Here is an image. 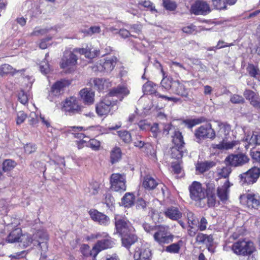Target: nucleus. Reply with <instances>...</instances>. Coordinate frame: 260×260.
Returning a JSON list of instances; mask_svg holds the SVG:
<instances>
[{
  "label": "nucleus",
  "instance_id": "c9c22d12",
  "mask_svg": "<svg viewBox=\"0 0 260 260\" xmlns=\"http://www.w3.org/2000/svg\"><path fill=\"white\" fill-rule=\"evenodd\" d=\"M160 66L161 67V72L164 76V78L161 81V85L162 87L166 90H169L170 89H172L173 84L175 81L173 80L172 78L165 77L164 76L165 73L161 66L160 65Z\"/></svg>",
  "mask_w": 260,
  "mask_h": 260
},
{
  "label": "nucleus",
  "instance_id": "f257e3e1",
  "mask_svg": "<svg viewBox=\"0 0 260 260\" xmlns=\"http://www.w3.org/2000/svg\"><path fill=\"white\" fill-rule=\"evenodd\" d=\"M48 235L43 231H38L34 234V245L37 246L41 255L45 258L48 251Z\"/></svg>",
  "mask_w": 260,
  "mask_h": 260
},
{
  "label": "nucleus",
  "instance_id": "c756f323",
  "mask_svg": "<svg viewBox=\"0 0 260 260\" xmlns=\"http://www.w3.org/2000/svg\"><path fill=\"white\" fill-rule=\"evenodd\" d=\"M91 84H93L94 87L99 91H102L108 87V82L106 80L101 78H94L90 80Z\"/></svg>",
  "mask_w": 260,
  "mask_h": 260
},
{
  "label": "nucleus",
  "instance_id": "f3484780",
  "mask_svg": "<svg viewBox=\"0 0 260 260\" xmlns=\"http://www.w3.org/2000/svg\"><path fill=\"white\" fill-rule=\"evenodd\" d=\"M70 84V82L66 80H61L56 82L51 87L48 99L49 101H53L54 98L59 96L63 92L64 88L69 86Z\"/></svg>",
  "mask_w": 260,
  "mask_h": 260
},
{
  "label": "nucleus",
  "instance_id": "9d476101",
  "mask_svg": "<svg viewBox=\"0 0 260 260\" xmlns=\"http://www.w3.org/2000/svg\"><path fill=\"white\" fill-rule=\"evenodd\" d=\"M77 62V57L73 52H66L61 59L60 67L66 72H71L75 69Z\"/></svg>",
  "mask_w": 260,
  "mask_h": 260
},
{
  "label": "nucleus",
  "instance_id": "473e14b6",
  "mask_svg": "<svg viewBox=\"0 0 260 260\" xmlns=\"http://www.w3.org/2000/svg\"><path fill=\"white\" fill-rule=\"evenodd\" d=\"M172 138V141L175 146L184 147L185 143L183 137L179 131H174Z\"/></svg>",
  "mask_w": 260,
  "mask_h": 260
},
{
  "label": "nucleus",
  "instance_id": "0eeeda50",
  "mask_svg": "<svg viewBox=\"0 0 260 260\" xmlns=\"http://www.w3.org/2000/svg\"><path fill=\"white\" fill-rule=\"evenodd\" d=\"M260 176V168L254 167L247 172L239 175L240 182L242 184H253Z\"/></svg>",
  "mask_w": 260,
  "mask_h": 260
},
{
  "label": "nucleus",
  "instance_id": "7c9ffc66",
  "mask_svg": "<svg viewBox=\"0 0 260 260\" xmlns=\"http://www.w3.org/2000/svg\"><path fill=\"white\" fill-rule=\"evenodd\" d=\"M215 163L212 161H206L198 163L196 165V170L200 173H203L215 166Z\"/></svg>",
  "mask_w": 260,
  "mask_h": 260
},
{
  "label": "nucleus",
  "instance_id": "a19ab883",
  "mask_svg": "<svg viewBox=\"0 0 260 260\" xmlns=\"http://www.w3.org/2000/svg\"><path fill=\"white\" fill-rule=\"evenodd\" d=\"M183 148L182 147L174 146L171 149V155L172 158L179 159L181 158L183 155Z\"/></svg>",
  "mask_w": 260,
  "mask_h": 260
},
{
  "label": "nucleus",
  "instance_id": "dca6fc26",
  "mask_svg": "<svg viewBox=\"0 0 260 260\" xmlns=\"http://www.w3.org/2000/svg\"><path fill=\"white\" fill-rule=\"evenodd\" d=\"M190 11L196 15H206L211 12V9L207 2L199 0L191 5Z\"/></svg>",
  "mask_w": 260,
  "mask_h": 260
},
{
  "label": "nucleus",
  "instance_id": "09e8293b",
  "mask_svg": "<svg viewBox=\"0 0 260 260\" xmlns=\"http://www.w3.org/2000/svg\"><path fill=\"white\" fill-rule=\"evenodd\" d=\"M100 185L97 182H92L88 187L89 192L92 195L96 194L99 192Z\"/></svg>",
  "mask_w": 260,
  "mask_h": 260
},
{
  "label": "nucleus",
  "instance_id": "c03bdc74",
  "mask_svg": "<svg viewBox=\"0 0 260 260\" xmlns=\"http://www.w3.org/2000/svg\"><path fill=\"white\" fill-rule=\"evenodd\" d=\"M182 241L179 240L178 242L172 244L166 247V250L170 253H177L179 252L182 245Z\"/></svg>",
  "mask_w": 260,
  "mask_h": 260
},
{
  "label": "nucleus",
  "instance_id": "e433bc0d",
  "mask_svg": "<svg viewBox=\"0 0 260 260\" xmlns=\"http://www.w3.org/2000/svg\"><path fill=\"white\" fill-rule=\"evenodd\" d=\"M218 126L220 129L218 132V135L222 137V139H226L227 136L229 134L231 131V127L229 124H225L222 123H219Z\"/></svg>",
  "mask_w": 260,
  "mask_h": 260
},
{
  "label": "nucleus",
  "instance_id": "0e129e2a",
  "mask_svg": "<svg viewBox=\"0 0 260 260\" xmlns=\"http://www.w3.org/2000/svg\"><path fill=\"white\" fill-rule=\"evenodd\" d=\"M147 206V203L142 199H139L136 202V208L137 209L145 210Z\"/></svg>",
  "mask_w": 260,
  "mask_h": 260
},
{
  "label": "nucleus",
  "instance_id": "f8f14e48",
  "mask_svg": "<svg viewBox=\"0 0 260 260\" xmlns=\"http://www.w3.org/2000/svg\"><path fill=\"white\" fill-rule=\"evenodd\" d=\"M108 96L103 99L96 105V112L100 116H106L110 112L111 108L115 105V102Z\"/></svg>",
  "mask_w": 260,
  "mask_h": 260
},
{
  "label": "nucleus",
  "instance_id": "f03ea898",
  "mask_svg": "<svg viewBox=\"0 0 260 260\" xmlns=\"http://www.w3.org/2000/svg\"><path fill=\"white\" fill-rule=\"evenodd\" d=\"M101 131L100 126H89L85 127L80 126H71L69 128L68 132L74 136L76 138L79 139H83L86 137V134L99 135Z\"/></svg>",
  "mask_w": 260,
  "mask_h": 260
},
{
  "label": "nucleus",
  "instance_id": "37998d69",
  "mask_svg": "<svg viewBox=\"0 0 260 260\" xmlns=\"http://www.w3.org/2000/svg\"><path fill=\"white\" fill-rule=\"evenodd\" d=\"M206 119L204 117H200L193 119H186L184 120L183 123L189 128H192L193 126L204 122Z\"/></svg>",
  "mask_w": 260,
  "mask_h": 260
},
{
  "label": "nucleus",
  "instance_id": "4d7b16f0",
  "mask_svg": "<svg viewBox=\"0 0 260 260\" xmlns=\"http://www.w3.org/2000/svg\"><path fill=\"white\" fill-rule=\"evenodd\" d=\"M83 32L87 35L92 36L95 34H99L101 32V28L99 26H91L88 29Z\"/></svg>",
  "mask_w": 260,
  "mask_h": 260
},
{
  "label": "nucleus",
  "instance_id": "de8ad7c7",
  "mask_svg": "<svg viewBox=\"0 0 260 260\" xmlns=\"http://www.w3.org/2000/svg\"><path fill=\"white\" fill-rule=\"evenodd\" d=\"M15 71L11 66L5 64L0 67V75L3 76L5 74L14 73Z\"/></svg>",
  "mask_w": 260,
  "mask_h": 260
},
{
  "label": "nucleus",
  "instance_id": "2f4dec72",
  "mask_svg": "<svg viewBox=\"0 0 260 260\" xmlns=\"http://www.w3.org/2000/svg\"><path fill=\"white\" fill-rule=\"evenodd\" d=\"M142 90L144 94H154L156 97H157V93H159L156 91V85L151 81H148L144 84L142 87Z\"/></svg>",
  "mask_w": 260,
  "mask_h": 260
},
{
  "label": "nucleus",
  "instance_id": "052dcab7",
  "mask_svg": "<svg viewBox=\"0 0 260 260\" xmlns=\"http://www.w3.org/2000/svg\"><path fill=\"white\" fill-rule=\"evenodd\" d=\"M89 147L94 150H98L101 145V142L94 139L90 140L88 144Z\"/></svg>",
  "mask_w": 260,
  "mask_h": 260
},
{
  "label": "nucleus",
  "instance_id": "864d4df0",
  "mask_svg": "<svg viewBox=\"0 0 260 260\" xmlns=\"http://www.w3.org/2000/svg\"><path fill=\"white\" fill-rule=\"evenodd\" d=\"M119 137L125 143H128L131 141V134L126 131L118 132Z\"/></svg>",
  "mask_w": 260,
  "mask_h": 260
},
{
  "label": "nucleus",
  "instance_id": "58836bf2",
  "mask_svg": "<svg viewBox=\"0 0 260 260\" xmlns=\"http://www.w3.org/2000/svg\"><path fill=\"white\" fill-rule=\"evenodd\" d=\"M134 196L133 194L127 192L122 198L121 203L125 207H129L134 204Z\"/></svg>",
  "mask_w": 260,
  "mask_h": 260
},
{
  "label": "nucleus",
  "instance_id": "6e6d98bb",
  "mask_svg": "<svg viewBox=\"0 0 260 260\" xmlns=\"http://www.w3.org/2000/svg\"><path fill=\"white\" fill-rule=\"evenodd\" d=\"M212 4L216 9L222 10L226 8V5L224 0H212Z\"/></svg>",
  "mask_w": 260,
  "mask_h": 260
},
{
  "label": "nucleus",
  "instance_id": "13d9d810",
  "mask_svg": "<svg viewBox=\"0 0 260 260\" xmlns=\"http://www.w3.org/2000/svg\"><path fill=\"white\" fill-rule=\"evenodd\" d=\"M142 226L146 232L149 234H152L156 231L158 226L151 225L148 223H144Z\"/></svg>",
  "mask_w": 260,
  "mask_h": 260
},
{
  "label": "nucleus",
  "instance_id": "1a4fd4ad",
  "mask_svg": "<svg viewBox=\"0 0 260 260\" xmlns=\"http://www.w3.org/2000/svg\"><path fill=\"white\" fill-rule=\"evenodd\" d=\"M111 188L115 191L126 190V177L124 174L113 173L110 177Z\"/></svg>",
  "mask_w": 260,
  "mask_h": 260
},
{
  "label": "nucleus",
  "instance_id": "39448f33",
  "mask_svg": "<svg viewBox=\"0 0 260 260\" xmlns=\"http://www.w3.org/2000/svg\"><path fill=\"white\" fill-rule=\"evenodd\" d=\"M215 132L212 128L210 123L200 126L196 129L194 132L196 141L199 143H201L203 140L206 138L213 140L215 138Z\"/></svg>",
  "mask_w": 260,
  "mask_h": 260
},
{
  "label": "nucleus",
  "instance_id": "6e6552de",
  "mask_svg": "<svg viewBox=\"0 0 260 260\" xmlns=\"http://www.w3.org/2000/svg\"><path fill=\"white\" fill-rule=\"evenodd\" d=\"M189 196L191 199L200 201L206 197V189L198 181H193L189 186Z\"/></svg>",
  "mask_w": 260,
  "mask_h": 260
},
{
  "label": "nucleus",
  "instance_id": "338daca9",
  "mask_svg": "<svg viewBox=\"0 0 260 260\" xmlns=\"http://www.w3.org/2000/svg\"><path fill=\"white\" fill-rule=\"evenodd\" d=\"M39 121L37 115L35 113H31L30 114L29 119H28V123L30 125H34L37 123H38Z\"/></svg>",
  "mask_w": 260,
  "mask_h": 260
},
{
  "label": "nucleus",
  "instance_id": "2eb2a0df",
  "mask_svg": "<svg viewBox=\"0 0 260 260\" xmlns=\"http://www.w3.org/2000/svg\"><path fill=\"white\" fill-rule=\"evenodd\" d=\"M249 160V158L246 154L238 153L229 155L226 157L225 161L231 166L239 167L248 162Z\"/></svg>",
  "mask_w": 260,
  "mask_h": 260
},
{
  "label": "nucleus",
  "instance_id": "a18cd8bd",
  "mask_svg": "<svg viewBox=\"0 0 260 260\" xmlns=\"http://www.w3.org/2000/svg\"><path fill=\"white\" fill-rule=\"evenodd\" d=\"M121 157V150L119 148H114L111 152V161L112 164L120 160Z\"/></svg>",
  "mask_w": 260,
  "mask_h": 260
},
{
  "label": "nucleus",
  "instance_id": "ea45409f",
  "mask_svg": "<svg viewBox=\"0 0 260 260\" xmlns=\"http://www.w3.org/2000/svg\"><path fill=\"white\" fill-rule=\"evenodd\" d=\"M246 140L248 142L249 145L251 146L260 145V134L254 132L250 137L248 136Z\"/></svg>",
  "mask_w": 260,
  "mask_h": 260
},
{
  "label": "nucleus",
  "instance_id": "412c9836",
  "mask_svg": "<svg viewBox=\"0 0 260 260\" xmlns=\"http://www.w3.org/2000/svg\"><path fill=\"white\" fill-rule=\"evenodd\" d=\"M245 99L250 102L254 107L260 109V97L257 93L250 89H246L243 93Z\"/></svg>",
  "mask_w": 260,
  "mask_h": 260
},
{
  "label": "nucleus",
  "instance_id": "bf43d9fd",
  "mask_svg": "<svg viewBox=\"0 0 260 260\" xmlns=\"http://www.w3.org/2000/svg\"><path fill=\"white\" fill-rule=\"evenodd\" d=\"M27 118V114L23 111H19L17 114L16 124L19 125L22 123Z\"/></svg>",
  "mask_w": 260,
  "mask_h": 260
},
{
  "label": "nucleus",
  "instance_id": "cd10ccee",
  "mask_svg": "<svg viewBox=\"0 0 260 260\" xmlns=\"http://www.w3.org/2000/svg\"><path fill=\"white\" fill-rule=\"evenodd\" d=\"M137 241V237L134 234L125 235L121 238L122 245L127 249Z\"/></svg>",
  "mask_w": 260,
  "mask_h": 260
},
{
  "label": "nucleus",
  "instance_id": "4c0bfd02",
  "mask_svg": "<svg viewBox=\"0 0 260 260\" xmlns=\"http://www.w3.org/2000/svg\"><path fill=\"white\" fill-rule=\"evenodd\" d=\"M247 71L249 75L255 79H258L260 76V70L257 66L249 64L247 67Z\"/></svg>",
  "mask_w": 260,
  "mask_h": 260
},
{
  "label": "nucleus",
  "instance_id": "72a5a7b5",
  "mask_svg": "<svg viewBox=\"0 0 260 260\" xmlns=\"http://www.w3.org/2000/svg\"><path fill=\"white\" fill-rule=\"evenodd\" d=\"M129 93L128 89L123 86H119L113 89L110 92V95H109L111 98V96L118 95H123L124 96H126L128 95Z\"/></svg>",
  "mask_w": 260,
  "mask_h": 260
},
{
  "label": "nucleus",
  "instance_id": "c85d7f7f",
  "mask_svg": "<svg viewBox=\"0 0 260 260\" xmlns=\"http://www.w3.org/2000/svg\"><path fill=\"white\" fill-rule=\"evenodd\" d=\"M21 236V230L20 228L15 229L9 233L7 238V241L9 243L18 242Z\"/></svg>",
  "mask_w": 260,
  "mask_h": 260
},
{
  "label": "nucleus",
  "instance_id": "5fc2aeb1",
  "mask_svg": "<svg viewBox=\"0 0 260 260\" xmlns=\"http://www.w3.org/2000/svg\"><path fill=\"white\" fill-rule=\"evenodd\" d=\"M139 5H142L145 8H149L151 12H156L157 11L155 9V7L153 6V4L148 0H141L139 2Z\"/></svg>",
  "mask_w": 260,
  "mask_h": 260
},
{
  "label": "nucleus",
  "instance_id": "4be33fe9",
  "mask_svg": "<svg viewBox=\"0 0 260 260\" xmlns=\"http://www.w3.org/2000/svg\"><path fill=\"white\" fill-rule=\"evenodd\" d=\"M115 219V227L118 233L121 235L126 234L130 227L129 222L126 219L118 216L116 217Z\"/></svg>",
  "mask_w": 260,
  "mask_h": 260
},
{
  "label": "nucleus",
  "instance_id": "603ef678",
  "mask_svg": "<svg viewBox=\"0 0 260 260\" xmlns=\"http://www.w3.org/2000/svg\"><path fill=\"white\" fill-rule=\"evenodd\" d=\"M74 52L84 55L87 58H91L93 57V56L91 55L89 49L87 48H75L74 49Z\"/></svg>",
  "mask_w": 260,
  "mask_h": 260
},
{
  "label": "nucleus",
  "instance_id": "774afa93",
  "mask_svg": "<svg viewBox=\"0 0 260 260\" xmlns=\"http://www.w3.org/2000/svg\"><path fill=\"white\" fill-rule=\"evenodd\" d=\"M196 29V26L192 24H191L188 26H184L182 28V31L186 34H192Z\"/></svg>",
  "mask_w": 260,
  "mask_h": 260
},
{
  "label": "nucleus",
  "instance_id": "7ed1b4c3",
  "mask_svg": "<svg viewBox=\"0 0 260 260\" xmlns=\"http://www.w3.org/2000/svg\"><path fill=\"white\" fill-rule=\"evenodd\" d=\"M153 237L154 241L160 245L169 244L174 238V236L169 231V227L166 225L158 226Z\"/></svg>",
  "mask_w": 260,
  "mask_h": 260
},
{
  "label": "nucleus",
  "instance_id": "f704fd0d",
  "mask_svg": "<svg viewBox=\"0 0 260 260\" xmlns=\"http://www.w3.org/2000/svg\"><path fill=\"white\" fill-rule=\"evenodd\" d=\"M232 172L230 167L225 166L217 169V175L218 176V179L223 178L228 179V177Z\"/></svg>",
  "mask_w": 260,
  "mask_h": 260
},
{
  "label": "nucleus",
  "instance_id": "3c124183",
  "mask_svg": "<svg viewBox=\"0 0 260 260\" xmlns=\"http://www.w3.org/2000/svg\"><path fill=\"white\" fill-rule=\"evenodd\" d=\"M22 244L24 247H27L34 243V235L32 237L30 235H24L22 236Z\"/></svg>",
  "mask_w": 260,
  "mask_h": 260
},
{
  "label": "nucleus",
  "instance_id": "423d86ee",
  "mask_svg": "<svg viewBox=\"0 0 260 260\" xmlns=\"http://www.w3.org/2000/svg\"><path fill=\"white\" fill-rule=\"evenodd\" d=\"M117 59L115 56L107 57L101 59L93 67L94 71L110 73L114 68Z\"/></svg>",
  "mask_w": 260,
  "mask_h": 260
},
{
  "label": "nucleus",
  "instance_id": "a211bd4d",
  "mask_svg": "<svg viewBox=\"0 0 260 260\" xmlns=\"http://www.w3.org/2000/svg\"><path fill=\"white\" fill-rule=\"evenodd\" d=\"M239 200L243 205L251 206L253 208H257L260 204L258 197L253 193L241 194L239 197Z\"/></svg>",
  "mask_w": 260,
  "mask_h": 260
},
{
  "label": "nucleus",
  "instance_id": "bb28decb",
  "mask_svg": "<svg viewBox=\"0 0 260 260\" xmlns=\"http://www.w3.org/2000/svg\"><path fill=\"white\" fill-rule=\"evenodd\" d=\"M142 185L145 189L152 190L158 185V182L152 177L147 175L144 178Z\"/></svg>",
  "mask_w": 260,
  "mask_h": 260
},
{
  "label": "nucleus",
  "instance_id": "49530a36",
  "mask_svg": "<svg viewBox=\"0 0 260 260\" xmlns=\"http://www.w3.org/2000/svg\"><path fill=\"white\" fill-rule=\"evenodd\" d=\"M146 153L153 161L157 160L156 151L153 147L149 144H146Z\"/></svg>",
  "mask_w": 260,
  "mask_h": 260
},
{
  "label": "nucleus",
  "instance_id": "69168bd1",
  "mask_svg": "<svg viewBox=\"0 0 260 260\" xmlns=\"http://www.w3.org/2000/svg\"><path fill=\"white\" fill-rule=\"evenodd\" d=\"M18 100L23 105L27 103L28 98L27 95L24 93V91H20L18 95Z\"/></svg>",
  "mask_w": 260,
  "mask_h": 260
},
{
  "label": "nucleus",
  "instance_id": "a878e982",
  "mask_svg": "<svg viewBox=\"0 0 260 260\" xmlns=\"http://www.w3.org/2000/svg\"><path fill=\"white\" fill-rule=\"evenodd\" d=\"M172 92L177 95L182 97L187 98L188 95V92L187 89L185 88L183 84L179 81L176 80L173 84Z\"/></svg>",
  "mask_w": 260,
  "mask_h": 260
},
{
  "label": "nucleus",
  "instance_id": "aec40b11",
  "mask_svg": "<svg viewBox=\"0 0 260 260\" xmlns=\"http://www.w3.org/2000/svg\"><path fill=\"white\" fill-rule=\"evenodd\" d=\"M89 214L93 221L98 222L101 225H107L109 223V218L95 209L90 210Z\"/></svg>",
  "mask_w": 260,
  "mask_h": 260
},
{
  "label": "nucleus",
  "instance_id": "6ab92c4d",
  "mask_svg": "<svg viewBox=\"0 0 260 260\" xmlns=\"http://www.w3.org/2000/svg\"><path fill=\"white\" fill-rule=\"evenodd\" d=\"M232 185L229 179H226L223 184L217 189V194L220 200L225 203L229 197L230 187Z\"/></svg>",
  "mask_w": 260,
  "mask_h": 260
},
{
  "label": "nucleus",
  "instance_id": "5701e85b",
  "mask_svg": "<svg viewBox=\"0 0 260 260\" xmlns=\"http://www.w3.org/2000/svg\"><path fill=\"white\" fill-rule=\"evenodd\" d=\"M206 193L208 206L209 207L215 206L216 204V197L215 194V185L213 183L207 184Z\"/></svg>",
  "mask_w": 260,
  "mask_h": 260
},
{
  "label": "nucleus",
  "instance_id": "8fccbe9b",
  "mask_svg": "<svg viewBox=\"0 0 260 260\" xmlns=\"http://www.w3.org/2000/svg\"><path fill=\"white\" fill-rule=\"evenodd\" d=\"M164 7L166 10L173 11L176 10L177 5L175 2L170 0H164L163 2Z\"/></svg>",
  "mask_w": 260,
  "mask_h": 260
},
{
  "label": "nucleus",
  "instance_id": "b1692460",
  "mask_svg": "<svg viewBox=\"0 0 260 260\" xmlns=\"http://www.w3.org/2000/svg\"><path fill=\"white\" fill-rule=\"evenodd\" d=\"M164 214L166 217L175 221H178L182 217V213L180 210L177 207L174 206L166 208L164 211Z\"/></svg>",
  "mask_w": 260,
  "mask_h": 260
},
{
  "label": "nucleus",
  "instance_id": "20e7f679",
  "mask_svg": "<svg viewBox=\"0 0 260 260\" xmlns=\"http://www.w3.org/2000/svg\"><path fill=\"white\" fill-rule=\"evenodd\" d=\"M233 252L239 255H250L255 250L253 243L249 241L239 240L232 246Z\"/></svg>",
  "mask_w": 260,
  "mask_h": 260
},
{
  "label": "nucleus",
  "instance_id": "393cba45",
  "mask_svg": "<svg viewBox=\"0 0 260 260\" xmlns=\"http://www.w3.org/2000/svg\"><path fill=\"white\" fill-rule=\"evenodd\" d=\"M80 95L85 104L91 105L94 102V93L91 90L85 88L80 91Z\"/></svg>",
  "mask_w": 260,
  "mask_h": 260
},
{
  "label": "nucleus",
  "instance_id": "ddd939ff",
  "mask_svg": "<svg viewBox=\"0 0 260 260\" xmlns=\"http://www.w3.org/2000/svg\"><path fill=\"white\" fill-rule=\"evenodd\" d=\"M151 252L147 244H137L134 254L135 260H151Z\"/></svg>",
  "mask_w": 260,
  "mask_h": 260
},
{
  "label": "nucleus",
  "instance_id": "680f3d73",
  "mask_svg": "<svg viewBox=\"0 0 260 260\" xmlns=\"http://www.w3.org/2000/svg\"><path fill=\"white\" fill-rule=\"evenodd\" d=\"M230 101L234 104H240L244 102V100L242 96L233 94L231 96Z\"/></svg>",
  "mask_w": 260,
  "mask_h": 260
},
{
  "label": "nucleus",
  "instance_id": "4468645a",
  "mask_svg": "<svg viewBox=\"0 0 260 260\" xmlns=\"http://www.w3.org/2000/svg\"><path fill=\"white\" fill-rule=\"evenodd\" d=\"M63 109L70 115L75 114L81 111L82 107L79 105L78 100L74 96L67 98L63 105Z\"/></svg>",
  "mask_w": 260,
  "mask_h": 260
},
{
  "label": "nucleus",
  "instance_id": "79ce46f5",
  "mask_svg": "<svg viewBox=\"0 0 260 260\" xmlns=\"http://www.w3.org/2000/svg\"><path fill=\"white\" fill-rule=\"evenodd\" d=\"M17 166L14 160L10 159H6L3 163V170L4 172H8L12 170Z\"/></svg>",
  "mask_w": 260,
  "mask_h": 260
},
{
  "label": "nucleus",
  "instance_id": "e2e57ef3",
  "mask_svg": "<svg viewBox=\"0 0 260 260\" xmlns=\"http://www.w3.org/2000/svg\"><path fill=\"white\" fill-rule=\"evenodd\" d=\"M40 69L41 72L44 74H47L50 71V68L47 61H42L40 65Z\"/></svg>",
  "mask_w": 260,
  "mask_h": 260
},
{
  "label": "nucleus",
  "instance_id": "9b49d317",
  "mask_svg": "<svg viewBox=\"0 0 260 260\" xmlns=\"http://www.w3.org/2000/svg\"><path fill=\"white\" fill-rule=\"evenodd\" d=\"M102 238L103 239L99 240L90 251V254L94 257L102 250L111 248L114 245V242L108 234L107 236Z\"/></svg>",
  "mask_w": 260,
  "mask_h": 260
}]
</instances>
